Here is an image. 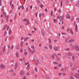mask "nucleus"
I'll use <instances>...</instances> for the list:
<instances>
[{"instance_id": "f257e3e1", "label": "nucleus", "mask_w": 79, "mask_h": 79, "mask_svg": "<svg viewBox=\"0 0 79 79\" xmlns=\"http://www.w3.org/2000/svg\"><path fill=\"white\" fill-rule=\"evenodd\" d=\"M60 22H61V23L62 24H63V17L60 16Z\"/></svg>"}, {"instance_id": "f03ea898", "label": "nucleus", "mask_w": 79, "mask_h": 79, "mask_svg": "<svg viewBox=\"0 0 79 79\" xmlns=\"http://www.w3.org/2000/svg\"><path fill=\"white\" fill-rule=\"evenodd\" d=\"M79 48V46L78 45L76 44L75 45V47H74V46H73L72 47L74 49H77V48Z\"/></svg>"}, {"instance_id": "7ed1b4c3", "label": "nucleus", "mask_w": 79, "mask_h": 79, "mask_svg": "<svg viewBox=\"0 0 79 79\" xmlns=\"http://www.w3.org/2000/svg\"><path fill=\"white\" fill-rule=\"evenodd\" d=\"M74 76L76 78H78V79H79V74H75V75H74Z\"/></svg>"}, {"instance_id": "20e7f679", "label": "nucleus", "mask_w": 79, "mask_h": 79, "mask_svg": "<svg viewBox=\"0 0 79 79\" xmlns=\"http://www.w3.org/2000/svg\"><path fill=\"white\" fill-rule=\"evenodd\" d=\"M0 67H1V69H5V66L3 64H1L0 65Z\"/></svg>"}, {"instance_id": "39448f33", "label": "nucleus", "mask_w": 79, "mask_h": 79, "mask_svg": "<svg viewBox=\"0 0 79 79\" xmlns=\"http://www.w3.org/2000/svg\"><path fill=\"white\" fill-rule=\"evenodd\" d=\"M35 49H33V50H32L30 51L31 53L32 54H34V53H35Z\"/></svg>"}, {"instance_id": "423d86ee", "label": "nucleus", "mask_w": 79, "mask_h": 79, "mask_svg": "<svg viewBox=\"0 0 79 79\" xmlns=\"http://www.w3.org/2000/svg\"><path fill=\"white\" fill-rule=\"evenodd\" d=\"M60 48V47H54V49L55 50V51H58V49Z\"/></svg>"}, {"instance_id": "0eeeda50", "label": "nucleus", "mask_w": 79, "mask_h": 79, "mask_svg": "<svg viewBox=\"0 0 79 79\" xmlns=\"http://www.w3.org/2000/svg\"><path fill=\"white\" fill-rule=\"evenodd\" d=\"M56 59L57 60V61H59L60 60V57L56 55Z\"/></svg>"}, {"instance_id": "6e6552de", "label": "nucleus", "mask_w": 79, "mask_h": 79, "mask_svg": "<svg viewBox=\"0 0 79 79\" xmlns=\"http://www.w3.org/2000/svg\"><path fill=\"white\" fill-rule=\"evenodd\" d=\"M67 55H68V56H72L73 54V53H71L70 52H68L67 53Z\"/></svg>"}, {"instance_id": "1a4fd4ad", "label": "nucleus", "mask_w": 79, "mask_h": 79, "mask_svg": "<svg viewBox=\"0 0 79 79\" xmlns=\"http://www.w3.org/2000/svg\"><path fill=\"white\" fill-rule=\"evenodd\" d=\"M24 73V71H23L22 70L20 73V75H21V76H23V75Z\"/></svg>"}, {"instance_id": "9d476101", "label": "nucleus", "mask_w": 79, "mask_h": 79, "mask_svg": "<svg viewBox=\"0 0 79 79\" xmlns=\"http://www.w3.org/2000/svg\"><path fill=\"white\" fill-rule=\"evenodd\" d=\"M30 65L29 64H28L27 65V71H29V69H30V67H29Z\"/></svg>"}, {"instance_id": "9b49d317", "label": "nucleus", "mask_w": 79, "mask_h": 79, "mask_svg": "<svg viewBox=\"0 0 79 79\" xmlns=\"http://www.w3.org/2000/svg\"><path fill=\"white\" fill-rule=\"evenodd\" d=\"M16 56L17 58L19 57V54L18 52H16Z\"/></svg>"}, {"instance_id": "f8f14e48", "label": "nucleus", "mask_w": 79, "mask_h": 79, "mask_svg": "<svg viewBox=\"0 0 79 79\" xmlns=\"http://www.w3.org/2000/svg\"><path fill=\"white\" fill-rule=\"evenodd\" d=\"M75 26H76V28H75L76 31L77 32V24H76Z\"/></svg>"}, {"instance_id": "ddd939ff", "label": "nucleus", "mask_w": 79, "mask_h": 79, "mask_svg": "<svg viewBox=\"0 0 79 79\" xmlns=\"http://www.w3.org/2000/svg\"><path fill=\"white\" fill-rule=\"evenodd\" d=\"M44 49L47 50V49H48V48L47 47L44 46Z\"/></svg>"}, {"instance_id": "4468645a", "label": "nucleus", "mask_w": 79, "mask_h": 79, "mask_svg": "<svg viewBox=\"0 0 79 79\" xmlns=\"http://www.w3.org/2000/svg\"><path fill=\"white\" fill-rule=\"evenodd\" d=\"M72 59L73 61H74L75 60V56H72Z\"/></svg>"}, {"instance_id": "2eb2a0df", "label": "nucleus", "mask_w": 79, "mask_h": 79, "mask_svg": "<svg viewBox=\"0 0 79 79\" xmlns=\"http://www.w3.org/2000/svg\"><path fill=\"white\" fill-rule=\"evenodd\" d=\"M5 17H6V21L7 22H8V18L9 17V16L7 15L6 16H5Z\"/></svg>"}, {"instance_id": "dca6fc26", "label": "nucleus", "mask_w": 79, "mask_h": 79, "mask_svg": "<svg viewBox=\"0 0 79 79\" xmlns=\"http://www.w3.org/2000/svg\"><path fill=\"white\" fill-rule=\"evenodd\" d=\"M20 8H21L23 10V9H24V7L23 6V5H21V6H20Z\"/></svg>"}, {"instance_id": "f3484780", "label": "nucleus", "mask_w": 79, "mask_h": 79, "mask_svg": "<svg viewBox=\"0 0 79 79\" xmlns=\"http://www.w3.org/2000/svg\"><path fill=\"white\" fill-rule=\"evenodd\" d=\"M70 32L72 34H73V30L72 29H71L70 30Z\"/></svg>"}, {"instance_id": "a211bd4d", "label": "nucleus", "mask_w": 79, "mask_h": 79, "mask_svg": "<svg viewBox=\"0 0 79 79\" xmlns=\"http://www.w3.org/2000/svg\"><path fill=\"white\" fill-rule=\"evenodd\" d=\"M53 63H54V64H58V63L57 62L55 61L53 62Z\"/></svg>"}, {"instance_id": "6ab92c4d", "label": "nucleus", "mask_w": 79, "mask_h": 79, "mask_svg": "<svg viewBox=\"0 0 79 79\" xmlns=\"http://www.w3.org/2000/svg\"><path fill=\"white\" fill-rule=\"evenodd\" d=\"M36 62L37 63H35V64L36 65H37V64H38L39 63V60H36Z\"/></svg>"}, {"instance_id": "aec40b11", "label": "nucleus", "mask_w": 79, "mask_h": 79, "mask_svg": "<svg viewBox=\"0 0 79 79\" xmlns=\"http://www.w3.org/2000/svg\"><path fill=\"white\" fill-rule=\"evenodd\" d=\"M49 48H50L51 50L52 49V45H51V44L49 45Z\"/></svg>"}, {"instance_id": "412c9836", "label": "nucleus", "mask_w": 79, "mask_h": 79, "mask_svg": "<svg viewBox=\"0 0 79 79\" xmlns=\"http://www.w3.org/2000/svg\"><path fill=\"white\" fill-rule=\"evenodd\" d=\"M13 48H14V46L12 45L10 48V50H12V49H13Z\"/></svg>"}, {"instance_id": "4be33fe9", "label": "nucleus", "mask_w": 79, "mask_h": 79, "mask_svg": "<svg viewBox=\"0 0 79 79\" xmlns=\"http://www.w3.org/2000/svg\"><path fill=\"white\" fill-rule=\"evenodd\" d=\"M33 59L35 61H36V60H37V58H36V56H34L33 58Z\"/></svg>"}, {"instance_id": "5701e85b", "label": "nucleus", "mask_w": 79, "mask_h": 79, "mask_svg": "<svg viewBox=\"0 0 79 79\" xmlns=\"http://www.w3.org/2000/svg\"><path fill=\"white\" fill-rule=\"evenodd\" d=\"M70 68H72V67L73 66V63H70Z\"/></svg>"}, {"instance_id": "b1692460", "label": "nucleus", "mask_w": 79, "mask_h": 79, "mask_svg": "<svg viewBox=\"0 0 79 79\" xmlns=\"http://www.w3.org/2000/svg\"><path fill=\"white\" fill-rule=\"evenodd\" d=\"M58 36L57 37L58 38H60V35H61V34L60 33H59L58 34Z\"/></svg>"}, {"instance_id": "393cba45", "label": "nucleus", "mask_w": 79, "mask_h": 79, "mask_svg": "<svg viewBox=\"0 0 79 79\" xmlns=\"http://www.w3.org/2000/svg\"><path fill=\"white\" fill-rule=\"evenodd\" d=\"M41 34L43 36H44L45 35V33L44 32L42 31L41 32Z\"/></svg>"}, {"instance_id": "a878e982", "label": "nucleus", "mask_w": 79, "mask_h": 79, "mask_svg": "<svg viewBox=\"0 0 79 79\" xmlns=\"http://www.w3.org/2000/svg\"><path fill=\"white\" fill-rule=\"evenodd\" d=\"M29 39V37H26L24 39V41H26V40H27V39Z\"/></svg>"}, {"instance_id": "bb28decb", "label": "nucleus", "mask_w": 79, "mask_h": 79, "mask_svg": "<svg viewBox=\"0 0 79 79\" xmlns=\"http://www.w3.org/2000/svg\"><path fill=\"white\" fill-rule=\"evenodd\" d=\"M75 40H71L69 41V42H74Z\"/></svg>"}, {"instance_id": "cd10ccee", "label": "nucleus", "mask_w": 79, "mask_h": 79, "mask_svg": "<svg viewBox=\"0 0 79 79\" xmlns=\"http://www.w3.org/2000/svg\"><path fill=\"white\" fill-rule=\"evenodd\" d=\"M61 29L62 30H64V26H63L62 27Z\"/></svg>"}, {"instance_id": "c85d7f7f", "label": "nucleus", "mask_w": 79, "mask_h": 79, "mask_svg": "<svg viewBox=\"0 0 79 79\" xmlns=\"http://www.w3.org/2000/svg\"><path fill=\"white\" fill-rule=\"evenodd\" d=\"M17 68H18V64H17V65H15V69H16Z\"/></svg>"}, {"instance_id": "c756f323", "label": "nucleus", "mask_w": 79, "mask_h": 79, "mask_svg": "<svg viewBox=\"0 0 79 79\" xmlns=\"http://www.w3.org/2000/svg\"><path fill=\"white\" fill-rule=\"evenodd\" d=\"M52 58L53 60H54L55 59V56H54V55H52Z\"/></svg>"}, {"instance_id": "7c9ffc66", "label": "nucleus", "mask_w": 79, "mask_h": 79, "mask_svg": "<svg viewBox=\"0 0 79 79\" xmlns=\"http://www.w3.org/2000/svg\"><path fill=\"white\" fill-rule=\"evenodd\" d=\"M3 53H4L5 52V48L4 47L3 48Z\"/></svg>"}, {"instance_id": "2f4dec72", "label": "nucleus", "mask_w": 79, "mask_h": 79, "mask_svg": "<svg viewBox=\"0 0 79 79\" xmlns=\"http://www.w3.org/2000/svg\"><path fill=\"white\" fill-rule=\"evenodd\" d=\"M19 47H20L19 46H17L16 47L17 49V50H19Z\"/></svg>"}, {"instance_id": "473e14b6", "label": "nucleus", "mask_w": 79, "mask_h": 79, "mask_svg": "<svg viewBox=\"0 0 79 79\" xmlns=\"http://www.w3.org/2000/svg\"><path fill=\"white\" fill-rule=\"evenodd\" d=\"M3 14L5 16H6V13L5 12H3Z\"/></svg>"}, {"instance_id": "72a5a7b5", "label": "nucleus", "mask_w": 79, "mask_h": 79, "mask_svg": "<svg viewBox=\"0 0 79 79\" xmlns=\"http://www.w3.org/2000/svg\"><path fill=\"white\" fill-rule=\"evenodd\" d=\"M60 5H61V6L62 7V5H63V1H61Z\"/></svg>"}, {"instance_id": "f704fd0d", "label": "nucleus", "mask_w": 79, "mask_h": 79, "mask_svg": "<svg viewBox=\"0 0 79 79\" xmlns=\"http://www.w3.org/2000/svg\"><path fill=\"white\" fill-rule=\"evenodd\" d=\"M37 3H38V4H40V2L39 0H37Z\"/></svg>"}, {"instance_id": "c9c22d12", "label": "nucleus", "mask_w": 79, "mask_h": 79, "mask_svg": "<svg viewBox=\"0 0 79 79\" xmlns=\"http://www.w3.org/2000/svg\"><path fill=\"white\" fill-rule=\"evenodd\" d=\"M14 5H13V4H12V10H13V9H14Z\"/></svg>"}, {"instance_id": "e433bc0d", "label": "nucleus", "mask_w": 79, "mask_h": 79, "mask_svg": "<svg viewBox=\"0 0 79 79\" xmlns=\"http://www.w3.org/2000/svg\"><path fill=\"white\" fill-rule=\"evenodd\" d=\"M53 11H52L51 13V16H53Z\"/></svg>"}, {"instance_id": "4c0bfd02", "label": "nucleus", "mask_w": 79, "mask_h": 79, "mask_svg": "<svg viewBox=\"0 0 79 79\" xmlns=\"http://www.w3.org/2000/svg\"><path fill=\"white\" fill-rule=\"evenodd\" d=\"M20 52L22 53L23 52V50L22 49H20Z\"/></svg>"}, {"instance_id": "58836bf2", "label": "nucleus", "mask_w": 79, "mask_h": 79, "mask_svg": "<svg viewBox=\"0 0 79 79\" xmlns=\"http://www.w3.org/2000/svg\"><path fill=\"white\" fill-rule=\"evenodd\" d=\"M49 42L50 44H51V43H52V41H51V40L50 39H49Z\"/></svg>"}, {"instance_id": "ea45409f", "label": "nucleus", "mask_w": 79, "mask_h": 79, "mask_svg": "<svg viewBox=\"0 0 79 79\" xmlns=\"http://www.w3.org/2000/svg\"><path fill=\"white\" fill-rule=\"evenodd\" d=\"M26 75H27V76H29V75H30V73H29V72H27L26 73Z\"/></svg>"}, {"instance_id": "a19ab883", "label": "nucleus", "mask_w": 79, "mask_h": 79, "mask_svg": "<svg viewBox=\"0 0 79 79\" xmlns=\"http://www.w3.org/2000/svg\"><path fill=\"white\" fill-rule=\"evenodd\" d=\"M11 30L10 29V30H9V34H11Z\"/></svg>"}, {"instance_id": "79ce46f5", "label": "nucleus", "mask_w": 79, "mask_h": 79, "mask_svg": "<svg viewBox=\"0 0 79 79\" xmlns=\"http://www.w3.org/2000/svg\"><path fill=\"white\" fill-rule=\"evenodd\" d=\"M58 56H61V54L60 53H59L57 54Z\"/></svg>"}, {"instance_id": "37998d69", "label": "nucleus", "mask_w": 79, "mask_h": 79, "mask_svg": "<svg viewBox=\"0 0 79 79\" xmlns=\"http://www.w3.org/2000/svg\"><path fill=\"white\" fill-rule=\"evenodd\" d=\"M29 62H27V63H25V65H28V64H29Z\"/></svg>"}, {"instance_id": "c03bdc74", "label": "nucleus", "mask_w": 79, "mask_h": 79, "mask_svg": "<svg viewBox=\"0 0 79 79\" xmlns=\"http://www.w3.org/2000/svg\"><path fill=\"white\" fill-rule=\"evenodd\" d=\"M46 78H48L49 77V76L48 75H46Z\"/></svg>"}, {"instance_id": "a18cd8bd", "label": "nucleus", "mask_w": 79, "mask_h": 79, "mask_svg": "<svg viewBox=\"0 0 79 79\" xmlns=\"http://www.w3.org/2000/svg\"><path fill=\"white\" fill-rule=\"evenodd\" d=\"M53 21H54V23H56V19H53Z\"/></svg>"}, {"instance_id": "49530a36", "label": "nucleus", "mask_w": 79, "mask_h": 79, "mask_svg": "<svg viewBox=\"0 0 79 79\" xmlns=\"http://www.w3.org/2000/svg\"><path fill=\"white\" fill-rule=\"evenodd\" d=\"M10 72L11 73H12L13 72H14V70L13 69H11L10 70Z\"/></svg>"}, {"instance_id": "de8ad7c7", "label": "nucleus", "mask_w": 79, "mask_h": 79, "mask_svg": "<svg viewBox=\"0 0 79 79\" xmlns=\"http://www.w3.org/2000/svg\"><path fill=\"white\" fill-rule=\"evenodd\" d=\"M35 71L36 72V73L37 72V67L35 68Z\"/></svg>"}, {"instance_id": "09e8293b", "label": "nucleus", "mask_w": 79, "mask_h": 79, "mask_svg": "<svg viewBox=\"0 0 79 79\" xmlns=\"http://www.w3.org/2000/svg\"><path fill=\"white\" fill-rule=\"evenodd\" d=\"M31 48H32V49H34V47L33 46H31Z\"/></svg>"}, {"instance_id": "8fccbe9b", "label": "nucleus", "mask_w": 79, "mask_h": 79, "mask_svg": "<svg viewBox=\"0 0 79 79\" xmlns=\"http://www.w3.org/2000/svg\"><path fill=\"white\" fill-rule=\"evenodd\" d=\"M28 51L31 52V49L29 48H28Z\"/></svg>"}, {"instance_id": "3c124183", "label": "nucleus", "mask_w": 79, "mask_h": 79, "mask_svg": "<svg viewBox=\"0 0 79 79\" xmlns=\"http://www.w3.org/2000/svg\"><path fill=\"white\" fill-rule=\"evenodd\" d=\"M11 51H9V52H7V54L9 55L10 53H11Z\"/></svg>"}, {"instance_id": "603ef678", "label": "nucleus", "mask_w": 79, "mask_h": 79, "mask_svg": "<svg viewBox=\"0 0 79 79\" xmlns=\"http://www.w3.org/2000/svg\"><path fill=\"white\" fill-rule=\"evenodd\" d=\"M12 4V1H11L10 2V6H11V4Z\"/></svg>"}, {"instance_id": "864d4df0", "label": "nucleus", "mask_w": 79, "mask_h": 79, "mask_svg": "<svg viewBox=\"0 0 79 79\" xmlns=\"http://www.w3.org/2000/svg\"><path fill=\"white\" fill-rule=\"evenodd\" d=\"M24 53L26 56H27V52H25Z\"/></svg>"}, {"instance_id": "5fc2aeb1", "label": "nucleus", "mask_w": 79, "mask_h": 79, "mask_svg": "<svg viewBox=\"0 0 79 79\" xmlns=\"http://www.w3.org/2000/svg\"><path fill=\"white\" fill-rule=\"evenodd\" d=\"M2 0H0V6H2Z\"/></svg>"}, {"instance_id": "6e6d98bb", "label": "nucleus", "mask_w": 79, "mask_h": 79, "mask_svg": "<svg viewBox=\"0 0 79 79\" xmlns=\"http://www.w3.org/2000/svg\"><path fill=\"white\" fill-rule=\"evenodd\" d=\"M7 38H8V37H6L5 39V42H6V41H7Z\"/></svg>"}, {"instance_id": "4d7b16f0", "label": "nucleus", "mask_w": 79, "mask_h": 79, "mask_svg": "<svg viewBox=\"0 0 79 79\" xmlns=\"http://www.w3.org/2000/svg\"><path fill=\"white\" fill-rule=\"evenodd\" d=\"M27 24H30V23H29V20H28L27 21Z\"/></svg>"}, {"instance_id": "13d9d810", "label": "nucleus", "mask_w": 79, "mask_h": 79, "mask_svg": "<svg viewBox=\"0 0 79 79\" xmlns=\"http://www.w3.org/2000/svg\"><path fill=\"white\" fill-rule=\"evenodd\" d=\"M68 18H69V19H70L71 17H70L69 15H68Z\"/></svg>"}, {"instance_id": "bf43d9fd", "label": "nucleus", "mask_w": 79, "mask_h": 79, "mask_svg": "<svg viewBox=\"0 0 79 79\" xmlns=\"http://www.w3.org/2000/svg\"><path fill=\"white\" fill-rule=\"evenodd\" d=\"M28 9H29V8L28 7H27L26 10V12H28Z\"/></svg>"}, {"instance_id": "052dcab7", "label": "nucleus", "mask_w": 79, "mask_h": 79, "mask_svg": "<svg viewBox=\"0 0 79 79\" xmlns=\"http://www.w3.org/2000/svg\"><path fill=\"white\" fill-rule=\"evenodd\" d=\"M7 33V32L6 31L5 32L4 34V35H6Z\"/></svg>"}, {"instance_id": "680f3d73", "label": "nucleus", "mask_w": 79, "mask_h": 79, "mask_svg": "<svg viewBox=\"0 0 79 79\" xmlns=\"http://www.w3.org/2000/svg\"><path fill=\"white\" fill-rule=\"evenodd\" d=\"M28 20H27V19H23V21H27Z\"/></svg>"}, {"instance_id": "e2e57ef3", "label": "nucleus", "mask_w": 79, "mask_h": 79, "mask_svg": "<svg viewBox=\"0 0 79 79\" xmlns=\"http://www.w3.org/2000/svg\"><path fill=\"white\" fill-rule=\"evenodd\" d=\"M9 29V26H8L7 28V31H8Z\"/></svg>"}, {"instance_id": "0e129e2a", "label": "nucleus", "mask_w": 79, "mask_h": 79, "mask_svg": "<svg viewBox=\"0 0 79 79\" xmlns=\"http://www.w3.org/2000/svg\"><path fill=\"white\" fill-rule=\"evenodd\" d=\"M59 65V67H61V64H58Z\"/></svg>"}, {"instance_id": "69168bd1", "label": "nucleus", "mask_w": 79, "mask_h": 79, "mask_svg": "<svg viewBox=\"0 0 79 79\" xmlns=\"http://www.w3.org/2000/svg\"><path fill=\"white\" fill-rule=\"evenodd\" d=\"M45 11L46 12H47L48 11H47V9H45Z\"/></svg>"}, {"instance_id": "338daca9", "label": "nucleus", "mask_w": 79, "mask_h": 79, "mask_svg": "<svg viewBox=\"0 0 79 79\" xmlns=\"http://www.w3.org/2000/svg\"><path fill=\"white\" fill-rule=\"evenodd\" d=\"M10 66H14V64H10Z\"/></svg>"}, {"instance_id": "774afa93", "label": "nucleus", "mask_w": 79, "mask_h": 79, "mask_svg": "<svg viewBox=\"0 0 79 79\" xmlns=\"http://www.w3.org/2000/svg\"><path fill=\"white\" fill-rule=\"evenodd\" d=\"M58 12L59 13H61V10L60 9L58 10Z\"/></svg>"}]
</instances>
